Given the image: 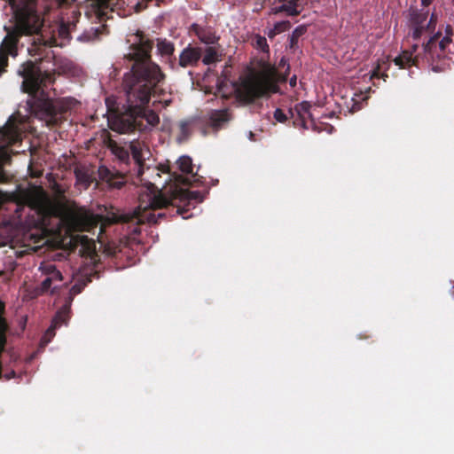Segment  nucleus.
<instances>
[{
    "instance_id": "4468645a",
    "label": "nucleus",
    "mask_w": 454,
    "mask_h": 454,
    "mask_svg": "<svg viewBox=\"0 0 454 454\" xmlns=\"http://www.w3.org/2000/svg\"><path fill=\"white\" fill-rule=\"evenodd\" d=\"M299 0H275V4H278L271 8V13H285L287 16H297L300 14Z\"/></svg>"
},
{
    "instance_id": "cd10ccee",
    "label": "nucleus",
    "mask_w": 454,
    "mask_h": 454,
    "mask_svg": "<svg viewBox=\"0 0 454 454\" xmlns=\"http://www.w3.org/2000/svg\"><path fill=\"white\" fill-rule=\"evenodd\" d=\"M82 288H83V286L82 285H79V284L74 285L70 290L69 300L65 304H69V306H71V301L73 300L72 296L80 294L82 292Z\"/></svg>"
},
{
    "instance_id": "9d476101",
    "label": "nucleus",
    "mask_w": 454,
    "mask_h": 454,
    "mask_svg": "<svg viewBox=\"0 0 454 454\" xmlns=\"http://www.w3.org/2000/svg\"><path fill=\"white\" fill-rule=\"evenodd\" d=\"M129 155L131 154L136 165L139 168L138 174H141V168L146 159L150 156L148 145L145 141L134 139L129 143Z\"/></svg>"
},
{
    "instance_id": "7ed1b4c3",
    "label": "nucleus",
    "mask_w": 454,
    "mask_h": 454,
    "mask_svg": "<svg viewBox=\"0 0 454 454\" xmlns=\"http://www.w3.org/2000/svg\"><path fill=\"white\" fill-rule=\"evenodd\" d=\"M40 62L27 60L20 66L17 74L23 79L20 89L30 97L27 101L30 114L47 126H57L66 119L71 106L65 99L54 100L46 97L44 89L54 83L55 73L43 71Z\"/></svg>"
},
{
    "instance_id": "58836bf2",
    "label": "nucleus",
    "mask_w": 454,
    "mask_h": 454,
    "mask_svg": "<svg viewBox=\"0 0 454 454\" xmlns=\"http://www.w3.org/2000/svg\"><path fill=\"white\" fill-rule=\"evenodd\" d=\"M171 103V100H165V106H168Z\"/></svg>"
},
{
    "instance_id": "b1692460",
    "label": "nucleus",
    "mask_w": 454,
    "mask_h": 454,
    "mask_svg": "<svg viewBox=\"0 0 454 454\" xmlns=\"http://www.w3.org/2000/svg\"><path fill=\"white\" fill-rule=\"evenodd\" d=\"M307 31L305 26L301 25L297 27L289 36V46L291 49H295L298 47L299 38L303 35Z\"/></svg>"
},
{
    "instance_id": "6ab92c4d",
    "label": "nucleus",
    "mask_w": 454,
    "mask_h": 454,
    "mask_svg": "<svg viewBox=\"0 0 454 454\" xmlns=\"http://www.w3.org/2000/svg\"><path fill=\"white\" fill-rule=\"evenodd\" d=\"M428 11L425 10H413L411 13V25L420 26L427 23Z\"/></svg>"
},
{
    "instance_id": "4be33fe9",
    "label": "nucleus",
    "mask_w": 454,
    "mask_h": 454,
    "mask_svg": "<svg viewBox=\"0 0 454 454\" xmlns=\"http://www.w3.org/2000/svg\"><path fill=\"white\" fill-rule=\"evenodd\" d=\"M204 65H211L219 60L217 51L214 47H207L203 51L200 59Z\"/></svg>"
},
{
    "instance_id": "1a4fd4ad",
    "label": "nucleus",
    "mask_w": 454,
    "mask_h": 454,
    "mask_svg": "<svg viewBox=\"0 0 454 454\" xmlns=\"http://www.w3.org/2000/svg\"><path fill=\"white\" fill-rule=\"evenodd\" d=\"M178 168L180 171H182L184 174H190L191 176H184L179 174H175V182L176 184H183V185H191L192 182H197L198 179L196 178L197 174H194L193 165H192V160L191 157L183 155L181 156L177 161Z\"/></svg>"
},
{
    "instance_id": "393cba45",
    "label": "nucleus",
    "mask_w": 454,
    "mask_h": 454,
    "mask_svg": "<svg viewBox=\"0 0 454 454\" xmlns=\"http://www.w3.org/2000/svg\"><path fill=\"white\" fill-rule=\"evenodd\" d=\"M252 45L262 52H269L270 48L264 36L254 35L251 39Z\"/></svg>"
},
{
    "instance_id": "c85d7f7f",
    "label": "nucleus",
    "mask_w": 454,
    "mask_h": 454,
    "mask_svg": "<svg viewBox=\"0 0 454 454\" xmlns=\"http://www.w3.org/2000/svg\"><path fill=\"white\" fill-rule=\"evenodd\" d=\"M380 66H377L376 68L372 71L371 79L374 80V79L383 78V80L386 82V79L388 78V74H380Z\"/></svg>"
},
{
    "instance_id": "f03ea898",
    "label": "nucleus",
    "mask_w": 454,
    "mask_h": 454,
    "mask_svg": "<svg viewBox=\"0 0 454 454\" xmlns=\"http://www.w3.org/2000/svg\"><path fill=\"white\" fill-rule=\"evenodd\" d=\"M169 206H172L171 210L176 208V215H183L188 210L175 205L171 195L167 197L153 184L149 183L139 190L137 208L131 212H111L104 218L81 207L69 211L66 215L65 221L68 229L73 231L90 232L99 226L98 237L105 231L106 225L119 223L128 225L129 234L137 235L141 231V225L158 224L162 219H166L167 212L155 214V211L158 209L168 211Z\"/></svg>"
},
{
    "instance_id": "6e6552de",
    "label": "nucleus",
    "mask_w": 454,
    "mask_h": 454,
    "mask_svg": "<svg viewBox=\"0 0 454 454\" xmlns=\"http://www.w3.org/2000/svg\"><path fill=\"white\" fill-rule=\"evenodd\" d=\"M311 104L308 101H302L295 105L294 108L288 110L290 119L295 128L309 129L308 120L314 122L312 114L310 112Z\"/></svg>"
},
{
    "instance_id": "20e7f679",
    "label": "nucleus",
    "mask_w": 454,
    "mask_h": 454,
    "mask_svg": "<svg viewBox=\"0 0 454 454\" xmlns=\"http://www.w3.org/2000/svg\"><path fill=\"white\" fill-rule=\"evenodd\" d=\"M10 4L15 25L13 27L4 26L7 32L0 44V76L8 66L9 57L18 55V43L23 35H33L40 32L43 20L37 10L39 0H6ZM51 4L44 8H51L52 4L60 6L67 0H50Z\"/></svg>"
},
{
    "instance_id": "412c9836",
    "label": "nucleus",
    "mask_w": 454,
    "mask_h": 454,
    "mask_svg": "<svg viewBox=\"0 0 454 454\" xmlns=\"http://www.w3.org/2000/svg\"><path fill=\"white\" fill-rule=\"evenodd\" d=\"M157 50L161 56H172L175 46L173 43L166 39H158Z\"/></svg>"
},
{
    "instance_id": "f704fd0d",
    "label": "nucleus",
    "mask_w": 454,
    "mask_h": 454,
    "mask_svg": "<svg viewBox=\"0 0 454 454\" xmlns=\"http://www.w3.org/2000/svg\"><path fill=\"white\" fill-rule=\"evenodd\" d=\"M106 250H107L108 254H110V255H114L117 252L115 247L114 249H112L110 247H108Z\"/></svg>"
},
{
    "instance_id": "4c0bfd02",
    "label": "nucleus",
    "mask_w": 454,
    "mask_h": 454,
    "mask_svg": "<svg viewBox=\"0 0 454 454\" xmlns=\"http://www.w3.org/2000/svg\"><path fill=\"white\" fill-rule=\"evenodd\" d=\"M137 8H140V9H144V8H145V7H146V5H145V6H143V7H142V6H141V4H137Z\"/></svg>"
},
{
    "instance_id": "c756f323",
    "label": "nucleus",
    "mask_w": 454,
    "mask_h": 454,
    "mask_svg": "<svg viewBox=\"0 0 454 454\" xmlns=\"http://www.w3.org/2000/svg\"><path fill=\"white\" fill-rule=\"evenodd\" d=\"M53 284H54V282L50 278L45 276L44 280L41 284L42 292H43V293L48 292Z\"/></svg>"
},
{
    "instance_id": "a211bd4d",
    "label": "nucleus",
    "mask_w": 454,
    "mask_h": 454,
    "mask_svg": "<svg viewBox=\"0 0 454 454\" xmlns=\"http://www.w3.org/2000/svg\"><path fill=\"white\" fill-rule=\"evenodd\" d=\"M40 270L44 276L50 278L54 283L61 282L63 276L61 272L56 268V265L50 262H43L40 266Z\"/></svg>"
},
{
    "instance_id": "e433bc0d",
    "label": "nucleus",
    "mask_w": 454,
    "mask_h": 454,
    "mask_svg": "<svg viewBox=\"0 0 454 454\" xmlns=\"http://www.w3.org/2000/svg\"><path fill=\"white\" fill-rule=\"evenodd\" d=\"M15 372H12L9 376H7V379H11V377H14Z\"/></svg>"
},
{
    "instance_id": "2f4dec72",
    "label": "nucleus",
    "mask_w": 454,
    "mask_h": 454,
    "mask_svg": "<svg viewBox=\"0 0 454 454\" xmlns=\"http://www.w3.org/2000/svg\"><path fill=\"white\" fill-rule=\"evenodd\" d=\"M71 26L74 27V23H66L65 21H62L61 23V32L63 33L65 30L67 32H69Z\"/></svg>"
},
{
    "instance_id": "ea45409f",
    "label": "nucleus",
    "mask_w": 454,
    "mask_h": 454,
    "mask_svg": "<svg viewBox=\"0 0 454 454\" xmlns=\"http://www.w3.org/2000/svg\"><path fill=\"white\" fill-rule=\"evenodd\" d=\"M57 287H58V286H54V287H53V289H52L51 293H54V290H55Z\"/></svg>"
},
{
    "instance_id": "2eb2a0df",
    "label": "nucleus",
    "mask_w": 454,
    "mask_h": 454,
    "mask_svg": "<svg viewBox=\"0 0 454 454\" xmlns=\"http://www.w3.org/2000/svg\"><path fill=\"white\" fill-rule=\"evenodd\" d=\"M190 32L193 33L200 42L208 45L215 44L219 40V37L215 35L212 28L204 27L196 23L191 25Z\"/></svg>"
},
{
    "instance_id": "ddd939ff",
    "label": "nucleus",
    "mask_w": 454,
    "mask_h": 454,
    "mask_svg": "<svg viewBox=\"0 0 454 454\" xmlns=\"http://www.w3.org/2000/svg\"><path fill=\"white\" fill-rule=\"evenodd\" d=\"M418 49V44H414L412 45L411 50L403 51L399 56L395 58V64L398 66L400 68H407L412 66H418L419 56H414V53H416Z\"/></svg>"
},
{
    "instance_id": "473e14b6",
    "label": "nucleus",
    "mask_w": 454,
    "mask_h": 454,
    "mask_svg": "<svg viewBox=\"0 0 454 454\" xmlns=\"http://www.w3.org/2000/svg\"><path fill=\"white\" fill-rule=\"evenodd\" d=\"M433 1L434 0H421V5L423 7H427L433 3Z\"/></svg>"
},
{
    "instance_id": "9b49d317",
    "label": "nucleus",
    "mask_w": 454,
    "mask_h": 454,
    "mask_svg": "<svg viewBox=\"0 0 454 454\" xmlns=\"http://www.w3.org/2000/svg\"><path fill=\"white\" fill-rule=\"evenodd\" d=\"M70 312L69 304H64L59 310L56 313L54 318L52 319L51 326L46 330L43 341L48 343L51 341V339L55 335V330L57 327H59L61 325L66 324Z\"/></svg>"
},
{
    "instance_id": "0eeeda50",
    "label": "nucleus",
    "mask_w": 454,
    "mask_h": 454,
    "mask_svg": "<svg viewBox=\"0 0 454 454\" xmlns=\"http://www.w3.org/2000/svg\"><path fill=\"white\" fill-rule=\"evenodd\" d=\"M203 55V49L199 46L188 44L182 50L179 54L177 63H172L171 67L176 69L177 67L188 68L198 67Z\"/></svg>"
},
{
    "instance_id": "bb28decb",
    "label": "nucleus",
    "mask_w": 454,
    "mask_h": 454,
    "mask_svg": "<svg viewBox=\"0 0 454 454\" xmlns=\"http://www.w3.org/2000/svg\"><path fill=\"white\" fill-rule=\"evenodd\" d=\"M273 116L277 121L281 123H286L288 120V115L285 114L280 108H277L274 111Z\"/></svg>"
},
{
    "instance_id": "f8f14e48",
    "label": "nucleus",
    "mask_w": 454,
    "mask_h": 454,
    "mask_svg": "<svg viewBox=\"0 0 454 454\" xmlns=\"http://www.w3.org/2000/svg\"><path fill=\"white\" fill-rule=\"evenodd\" d=\"M172 199L179 200L180 202H187L186 206H189L192 201L202 202L203 196L199 191H190L188 189L178 187L177 185L171 192Z\"/></svg>"
},
{
    "instance_id": "f3484780",
    "label": "nucleus",
    "mask_w": 454,
    "mask_h": 454,
    "mask_svg": "<svg viewBox=\"0 0 454 454\" xmlns=\"http://www.w3.org/2000/svg\"><path fill=\"white\" fill-rule=\"evenodd\" d=\"M106 147L112 152V153L118 158V160L125 164H129L130 160L129 145H121L111 137H107L105 140Z\"/></svg>"
},
{
    "instance_id": "5701e85b",
    "label": "nucleus",
    "mask_w": 454,
    "mask_h": 454,
    "mask_svg": "<svg viewBox=\"0 0 454 454\" xmlns=\"http://www.w3.org/2000/svg\"><path fill=\"white\" fill-rule=\"evenodd\" d=\"M193 120L182 121L179 123L180 136L179 140H186L192 134Z\"/></svg>"
},
{
    "instance_id": "a878e982",
    "label": "nucleus",
    "mask_w": 454,
    "mask_h": 454,
    "mask_svg": "<svg viewBox=\"0 0 454 454\" xmlns=\"http://www.w3.org/2000/svg\"><path fill=\"white\" fill-rule=\"evenodd\" d=\"M100 34L99 27H91L90 30L83 32L79 39L82 42H90L98 39Z\"/></svg>"
},
{
    "instance_id": "7c9ffc66",
    "label": "nucleus",
    "mask_w": 454,
    "mask_h": 454,
    "mask_svg": "<svg viewBox=\"0 0 454 454\" xmlns=\"http://www.w3.org/2000/svg\"><path fill=\"white\" fill-rule=\"evenodd\" d=\"M108 182L110 184L111 186L114 187V188H121L122 185L124 184V181L122 180V178L121 179H117V180H113L112 178H109L108 179Z\"/></svg>"
},
{
    "instance_id": "aec40b11",
    "label": "nucleus",
    "mask_w": 454,
    "mask_h": 454,
    "mask_svg": "<svg viewBox=\"0 0 454 454\" xmlns=\"http://www.w3.org/2000/svg\"><path fill=\"white\" fill-rule=\"evenodd\" d=\"M291 27V23L288 20L278 21L274 24L273 27L270 28L267 32V35L272 39L277 35L287 31Z\"/></svg>"
},
{
    "instance_id": "72a5a7b5",
    "label": "nucleus",
    "mask_w": 454,
    "mask_h": 454,
    "mask_svg": "<svg viewBox=\"0 0 454 454\" xmlns=\"http://www.w3.org/2000/svg\"><path fill=\"white\" fill-rule=\"evenodd\" d=\"M289 84L291 87H295L296 86V76L294 75L290 81H289Z\"/></svg>"
},
{
    "instance_id": "39448f33",
    "label": "nucleus",
    "mask_w": 454,
    "mask_h": 454,
    "mask_svg": "<svg viewBox=\"0 0 454 454\" xmlns=\"http://www.w3.org/2000/svg\"><path fill=\"white\" fill-rule=\"evenodd\" d=\"M437 15L432 13L427 23L420 26H411V37L419 40L423 35L429 36L428 40L423 43V53L427 60L434 61L435 59H454V29L450 25L441 26L435 31Z\"/></svg>"
},
{
    "instance_id": "dca6fc26",
    "label": "nucleus",
    "mask_w": 454,
    "mask_h": 454,
    "mask_svg": "<svg viewBox=\"0 0 454 454\" xmlns=\"http://www.w3.org/2000/svg\"><path fill=\"white\" fill-rule=\"evenodd\" d=\"M231 120V115L227 109L212 110L208 114V126L215 132L223 128V126Z\"/></svg>"
},
{
    "instance_id": "c9c22d12",
    "label": "nucleus",
    "mask_w": 454,
    "mask_h": 454,
    "mask_svg": "<svg viewBox=\"0 0 454 454\" xmlns=\"http://www.w3.org/2000/svg\"><path fill=\"white\" fill-rule=\"evenodd\" d=\"M161 170H162L163 172H169V167H163V166H162Z\"/></svg>"
},
{
    "instance_id": "423d86ee",
    "label": "nucleus",
    "mask_w": 454,
    "mask_h": 454,
    "mask_svg": "<svg viewBox=\"0 0 454 454\" xmlns=\"http://www.w3.org/2000/svg\"><path fill=\"white\" fill-rule=\"evenodd\" d=\"M278 71L270 64H263L262 69L245 76L237 89V98L244 104H252L270 92H277Z\"/></svg>"
},
{
    "instance_id": "f257e3e1",
    "label": "nucleus",
    "mask_w": 454,
    "mask_h": 454,
    "mask_svg": "<svg viewBox=\"0 0 454 454\" xmlns=\"http://www.w3.org/2000/svg\"><path fill=\"white\" fill-rule=\"evenodd\" d=\"M138 42L129 47L125 58L132 61L131 68L123 75L122 88L126 104L121 107L108 106L109 128L118 133L138 130L145 132L160 122L159 115L148 108L152 97L165 94L162 85L166 75L160 66L152 60L153 42L137 31Z\"/></svg>"
}]
</instances>
